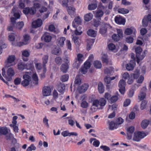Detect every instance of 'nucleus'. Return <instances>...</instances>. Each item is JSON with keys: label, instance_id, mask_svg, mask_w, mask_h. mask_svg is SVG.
<instances>
[{"label": "nucleus", "instance_id": "1", "mask_svg": "<svg viewBox=\"0 0 151 151\" xmlns=\"http://www.w3.org/2000/svg\"><path fill=\"white\" fill-rule=\"evenodd\" d=\"M2 74L3 77L5 78L8 81H10L12 79V77L14 76L15 74V72L14 69L10 68L6 70V74L5 69L4 68L2 69Z\"/></svg>", "mask_w": 151, "mask_h": 151}, {"label": "nucleus", "instance_id": "2", "mask_svg": "<svg viewBox=\"0 0 151 151\" xmlns=\"http://www.w3.org/2000/svg\"><path fill=\"white\" fill-rule=\"evenodd\" d=\"M106 103V101L104 98H101L99 100H95L93 101V105L101 109H102V107L105 105Z\"/></svg>", "mask_w": 151, "mask_h": 151}, {"label": "nucleus", "instance_id": "3", "mask_svg": "<svg viewBox=\"0 0 151 151\" xmlns=\"http://www.w3.org/2000/svg\"><path fill=\"white\" fill-rule=\"evenodd\" d=\"M23 80L21 82V84L24 87L28 86L31 81V78L28 73H26L23 76Z\"/></svg>", "mask_w": 151, "mask_h": 151}, {"label": "nucleus", "instance_id": "4", "mask_svg": "<svg viewBox=\"0 0 151 151\" xmlns=\"http://www.w3.org/2000/svg\"><path fill=\"white\" fill-rule=\"evenodd\" d=\"M15 57L14 55H11L9 56L5 62V67L8 68L13 65L15 64L14 63Z\"/></svg>", "mask_w": 151, "mask_h": 151}, {"label": "nucleus", "instance_id": "5", "mask_svg": "<svg viewBox=\"0 0 151 151\" xmlns=\"http://www.w3.org/2000/svg\"><path fill=\"white\" fill-rule=\"evenodd\" d=\"M116 110V105L113 104L112 105H109L107 112L109 113L112 112V113L109 115L108 118H112L114 117L115 115V112Z\"/></svg>", "mask_w": 151, "mask_h": 151}, {"label": "nucleus", "instance_id": "6", "mask_svg": "<svg viewBox=\"0 0 151 151\" xmlns=\"http://www.w3.org/2000/svg\"><path fill=\"white\" fill-rule=\"evenodd\" d=\"M134 134L133 139L137 142L139 141L141 139L143 138L146 136L145 133L143 132H135Z\"/></svg>", "mask_w": 151, "mask_h": 151}, {"label": "nucleus", "instance_id": "7", "mask_svg": "<svg viewBox=\"0 0 151 151\" xmlns=\"http://www.w3.org/2000/svg\"><path fill=\"white\" fill-rule=\"evenodd\" d=\"M126 82L123 80H121L119 81V90L120 92L122 94H124L125 90V86Z\"/></svg>", "mask_w": 151, "mask_h": 151}, {"label": "nucleus", "instance_id": "8", "mask_svg": "<svg viewBox=\"0 0 151 151\" xmlns=\"http://www.w3.org/2000/svg\"><path fill=\"white\" fill-rule=\"evenodd\" d=\"M36 9L33 7L30 8H26L23 10V13L26 14H29L33 15L36 13Z\"/></svg>", "mask_w": 151, "mask_h": 151}, {"label": "nucleus", "instance_id": "9", "mask_svg": "<svg viewBox=\"0 0 151 151\" xmlns=\"http://www.w3.org/2000/svg\"><path fill=\"white\" fill-rule=\"evenodd\" d=\"M88 84L87 83H84L79 86L78 90L79 93H82L85 92L88 89Z\"/></svg>", "mask_w": 151, "mask_h": 151}, {"label": "nucleus", "instance_id": "10", "mask_svg": "<svg viewBox=\"0 0 151 151\" xmlns=\"http://www.w3.org/2000/svg\"><path fill=\"white\" fill-rule=\"evenodd\" d=\"M51 92L50 88L49 86H45L42 89V95L44 96H48Z\"/></svg>", "mask_w": 151, "mask_h": 151}, {"label": "nucleus", "instance_id": "11", "mask_svg": "<svg viewBox=\"0 0 151 151\" xmlns=\"http://www.w3.org/2000/svg\"><path fill=\"white\" fill-rule=\"evenodd\" d=\"M18 8L16 6H14L12 8L11 13L13 14V16L15 17L14 19L16 20L19 19L20 17V15L19 12L17 11Z\"/></svg>", "mask_w": 151, "mask_h": 151}, {"label": "nucleus", "instance_id": "12", "mask_svg": "<svg viewBox=\"0 0 151 151\" xmlns=\"http://www.w3.org/2000/svg\"><path fill=\"white\" fill-rule=\"evenodd\" d=\"M67 10L68 14L73 17L76 14V9L73 6H69L67 8Z\"/></svg>", "mask_w": 151, "mask_h": 151}, {"label": "nucleus", "instance_id": "13", "mask_svg": "<svg viewBox=\"0 0 151 151\" xmlns=\"http://www.w3.org/2000/svg\"><path fill=\"white\" fill-rule=\"evenodd\" d=\"M111 27L109 24H105L104 26H102L100 28V32L102 35H104L107 31V29H110Z\"/></svg>", "mask_w": 151, "mask_h": 151}, {"label": "nucleus", "instance_id": "14", "mask_svg": "<svg viewBox=\"0 0 151 151\" xmlns=\"http://www.w3.org/2000/svg\"><path fill=\"white\" fill-rule=\"evenodd\" d=\"M146 87H143L140 91V93L138 96V98L139 100H141L143 99L146 96L145 92L146 91Z\"/></svg>", "mask_w": 151, "mask_h": 151}, {"label": "nucleus", "instance_id": "15", "mask_svg": "<svg viewBox=\"0 0 151 151\" xmlns=\"http://www.w3.org/2000/svg\"><path fill=\"white\" fill-rule=\"evenodd\" d=\"M42 24V20L40 19H38L33 22L32 23V27L37 28L40 27Z\"/></svg>", "mask_w": 151, "mask_h": 151}, {"label": "nucleus", "instance_id": "16", "mask_svg": "<svg viewBox=\"0 0 151 151\" xmlns=\"http://www.w3.org/2000/svg\"><path fill=\"white\" fill-rule=\"evenodd\" d=\"M15 19L13 17H12L10 19L11 24L10 26H8L7 30L9 31H11L13 29L15 28Z\"/></svg>", "mask_w": 151, "mask_h": 151}, {"label": "nucleus", "instance_id": "17", "mask_svg": "<svg viewBox=\"0 0 151 151\" xmlns=\"http://www.w3.org/2000/svg\"><path fill=\"white\" fill-rule=\"evenodd\" d=\"M42 39H43L45 42H48L51 40L52 37L49 34L45 33L42 37Z\"/></svg>", "mask_w": 151, "mask_h": 151}, {"label": "nucleus", "instance_id": "18", "mask_svg": "<svg viewBox=\"0 0 151 151\" xmlns=\"http://www.w3.org/2000/svg\"><path fill=\"white\" fill-rule=\"evenodd\" d=\"M65 40V38L64 37H61L59 38L57 40L58 45L60 47L63 46L64 44V41Z\"/></svg>", "mask_w": 151, "mask_h": 151}, {"label": "nucleus", "instance_id": "19", "mask_svg": "<svg viewBox=\"0 0 151 151\" xmlns=\"http://www.w3.org/2000/svg\"><path fill=\"white\" fill-rule=\"evenodd\" d=\"M134 65V63L133 61H130V62L126 65V69L129 71L133 69Z\"/></svg>", "mask_w": 151, "mask_h": 151}, {"label": "nucleus", "instance_id": "20", "mask_svg": "<svg viewBox=\"0 0 151 151\" xmlns=\"http://www.w3.org/2000/svg\"><path fill=\"white\" fill-rule=\"evenodd\" d=\"M96 31L91 29H89L87 32V33L88 36L93 37H94L96 36Z\"/></svg>", "mask_w": 151, "mask_h": 151}, {"label": "nucleus", "instance_id": "21", "mask_svg": "<svg viewBox=\"0 0 151 151\" xmlns=\"http://www.w3.org/2000/svg\"><path fill=\"white\" fill-rule=\"evenodd\" d=\"M72 40L75 43L76 47H78L80 44L78 37L76 35H73Z\"/></svg>", "mask_w": 151, "mask_h": 151}, {"label": "nucleus", "instance_id": "22", "mask_svg": "<svg viewBox=\"0 0 151 151\" xmlns=\"http://www.w3.org/2000/svg\"><path fill=\"white\" fill-rule=\"evenodd\" d=\"M115 21L118 24H124L125 20L121 17H116L115 18Z\"/></svg>", "mask_w": 151, "mask_h": 151}, {"label": "nucleus", "instance_id": "23", "mask_svg": "<svg viewBox=\"0 0 151 151\" xmlns=\"http://www.w3.org/2000/svg\"><path fill=\"white\" fill-rule=\"evenodd\" d=\"M145 52L146 51H144V52H141L140 54H138L137 55L136 57L137 59V62L138 63L139 60H142L145 56Z\"/></svg>", "mask_w": 151, "mask_h": 151}, {"label": "nucleus", "instance_id": "24", "mask_svg": "<svg viewBox=\"0 0 151 151\" xmlns=\"http://www.w3.org/2000/svg\"><path fill=\"white\" fill-rule=\"evenodd\" d=\"M98 90L99 93H102L104 91V88L103 83L100 82L98 84Z\"/></svg>", "mask_w": 151, "mask_h": 151}, {"label": "nucleus", "instance_id": "25", "mask_svg": "<svg viewBox=\"0 0 151 151\" xmlns=\"http://www.w3.org/2000/svg\"><path fill=\"white\" fill-rule=\"evenodd\" d=\"M97 2L95 1L94 3H91L88 6V9L90 10H94L97 8Z\"/></svg>", "mask_w": 151, "mask_h": 151}, {"label": "nucleus", "instance_id": "26", "mask_svg": "<svg viewBox=\"0 0 151 151\" xmlns=\"http://www.w3.org/2000/svg\"><path fill=\"white\" fill-rule=\"evenodd\" d=\"M94 41L93 39H90L86 40V42L87 43V49L88 50H89L91 49V46L92 45Z\"/></svg>", "mask_w": 151, "mask_h": 151}, {"label": "nucleus", "instance_id": "27", "mask_svg": "<svg viewBox=\"0 0 151 151\" xmlns=\"http://www.w3.org/2000/svg\"><path fill=\"white\" fill-rule=\"evenodd\" d=\"M93 15L91 13H89L86 14L84 16V19L86 21H89L92 19L93 18Z\"/></svg>", "mask_w": 151, "mask_h": 151}, {"label": "nucleus", "instance_id": "28", "mask_svg": "<svg viewBox=\"0 0 151 151\" xmlns=\"http://www.w3.org/2000/svg\"><path fill=\"white\" fill-rule=\"evenodd\" d=\"M136 86H137V87H138V85L135 84L129 90L128 93V96L129 97L131 98L133 96L134 93V87H135Z\"/></svg>", "mask_w": 151, "mask_h": 151}, {"label": "nucleus", "instance_id": "29", "mask_svg": "<svg viewBox=\"0 0 151 151\" xmlns=\"http://www.w3.org/2000/svg\"><path fill=\"white\" fill-rule=\"evenodd\" d=\"M42 0H34L33 1L34 6V8H38L40 7L41 6L40 3L42 2Z\"/></svg>", "mask_w": 151, "mask_h": 151}, {"label": "nucleus", "instance_id": "30", "mask_svg": "<svg viewBox=\"0 0 151 151\" xmlns=\"http://www.w3.org/2000/svg\"><path fill=\"white\" fill-rule=\"evenodd\" d=\"M65 86L64 84L60 83L58 86V90L61 93H63L65 89Z\"/></svg>", "mask_w": 151, "mask_h": 151}, {"label": "nucleus", "instance_id": "31", "mask_svg": "<svg viewBox=\"0 0 151 151\" xmlns=\"http://www.w3.org/2000/svg\"><path fill=\"white\" fill-rule=\"evenodd\" d=\"M118 126L114 123L113 121L111 122L109 124V129L111 130H113L117 128Z\"/></svg>", "mask_w": 151, "mask_h": 151}, {"label": "nucleus", "instance_id": "32", "mask_svg": "<svg viewBox=\"0 0 151 151\" xmlns=\"http://www.w3.org/2000/svg\"><path fill=\"white\" fill-rule=\"evenodd\" d=\"M68 68V65L67 64L65 63L62 65L60 67V70L63 73H65Z\"/></svg>", "mask_w": 151, "mask_h": 151}, {"label": "nucleus", "instance_id": "33", "mask_svg": "<svg viewBox=\"0 0 151 151\" xmlns=\"http://www.w3.org/2000/svg\"><path fill=\"white\" fill-rule=\"evenodd\" d=\"M64 62L65 63L68 64L69 62V58L68 57V55L67 51L64 52V55L63 57Z\"/></svg>", "mask_w": 151, "mask_h": 151}, {"label": "nucleus", "instance_id": "34", "mask_svg": "<svg viewBox=\"0 0 151 151\" xmlns=\"http://www.w3.org/2000/svg\"><path fill=\"white\" fill-rule=\"evenodd\" d=\"M149 123V121L147 120H145L142 121L141 124V126L142 127L145 129L146 128Z\"/></svg>", "mask_w": 151, "mask_h": 151}, {"label": "nucleus", "instance_id": "35", "mask_svg": "<svg viewBox=\"0 0 151 151\" xmlns=\"http://www.w3.org/2000/svg\"><path fill=\"white\" fill-rule=\"evenodd\" d=\"M23 37L24 44L25 45H26L27 44L29 41L30 39V37L28 35L26 34Z\"/></svg>", "mask_w": 151, "mask_h": 151}, {"label": "nucleus", "instance_id": "36", "mask_svg": "<svg viewBox=\"0 0 151 151\" xmlns=\"http://www.w3.org/2000/svg\"><path fill=\"white\" fill-rule=\"evenodd\" d=\"M8 132V131L7 128L0 127V135H6Z\"/></svg>", "mask_w": 151, "mask_h": 151}, {"label": "nucleus", "instance_id": "37", "mask_svg": "<svg viewBox=\"0 0 151 151\" xmlns=\"http://www.w3.org/2000/svg\"><path fill=\"white\" fill-rule=\"evenodd\" d=\"M48 56L47 55H44L42 58L43 66L44 68H45V64L48 62Z\"/></svg>", "mask_w": 151, "mask_h": 151}, {"label": "nucleus", "instance_id": "38", "mask_svg": "<svg viewBox=\"0 0 151 151\" xmlns=\"http://www.w3.org/2000/svg\"><path fill=\"white\" fill-rule=\"evenodd\" d=\"M24 25V23L22 21L19 22L15 24V28H16L19 29H21L23 27Z\"/></svg>", "mask_w": 151, "mask_h": 151}, {"label": "nucleus", "instance_id": "39", "mask_svg": "<svg viewBox=\"0 0 151 151\" xmlns=\"http://www.w3.org/2000/svg\"><path fill=\"white\" fill-rule=\"evenodd\" d=\"M18 69L19 70H23L27 68L26 65L24 63H19L18 65Z\"/></svg>", "mask_w": 151, "mask_h": 151}, {"label": "nucleus", "instance_id": "40", "mask_svg": "<svg viewBox=\"0 0 151 151\" xmlns=\"http://www.w3.org/2000/svg\"><path fill=\"white\" fill-rule=\"evenodd\" d=\"M94 66L96 68H101L102 67V64L101 62L96 60L94 62Z\"/></svg>", "mask_w": 151, "mask_h": 151}, {"label": "nucleus", "instance_id": "41", "mask_svg": "<svg viewBox=\"0 0 151 151\" xmlns=\"http://www.w3.org/2000/svg\"><path fill=\"white\" fill-rule=\"evenodd\" d=\"M103 14V12L102 10H98L96 11L95 15L96 18H99L102 17Z\"/></svg>", "mask_w": 151, "mask_h": 151}, {"label": "nucleus", "instance_id": "42", "mask_svg": "<svg viewBox=\"0 0 151 151\" xmlns=\"http://www.w3.org/2000/svg\"><path fill=\"white\" fill-rule=\"evenodd\" d=\"M81 29L82 27H79L78 28H76L74 32L75 34L76 35H81L83 32Z\"/></svg>", "mask_w": 151, "mask_h": 151}, {"label": "nucleus", "instance_id": "43", "mask_svg": "<svg viewBox=\"0 0 151 151\" xmlns=\"http://www.w3.org/2000/svg\"><path fill=\"white\" fill-rule=\"evenodd\" d=\"M118 12L121 14H126L129 13V10L124 8H121L118 9Z\"/></svg>", "mask_w": 151, "mask_h": 151}, {"label": "nucleus", "instance_id": "44", "mask_svg": "<svg viewBox=\"0 0 151 151\" xmlns=\"http://www.w3.org/2000/svg\"><path fill=\"white\" fill-rule=\"evenodd\" d=\"M75 22L78 24H81L82 22L81 18L79 16L76 17L74 19Z\"/></svg>", "mask_w": 151, "mask_h": 151}, {"label": "nucleus", "instance_id": "45", "mask_svg": "<svg viewBox=\"0 0 151 151\" xmlns=\"http://www.w3.org/2000/svg\"><path fill=\"white\" fill-rule=\"evenodd\" d=\"M147 102L145 100H143L141 103L140 106V109L142 110L144 109L146 107Z\"/></svg>", "mask_w": 151, "mask_h": 151}, {"label": "nucleus", "instance_id": "46", "mask_svg": "<svg viewBox=\"0 0 151 151\" xmlns=\"http://www.w3.org/2000/svg\"><path fill=\"white\" fill-rule=\"evenodd\" d=\"M27 0H19V7L21 9L25 7V5L23 2V1L25 2V1L27 2Z\"/></svg>", "mask_w": 151, "mask_h": 151}, {"label": "nucleus", "instance_id": "47", "mask_svg": "<svg viewBox=\"0 0 151 151\" xmlns=\"http://www.w3.org/2000/svg\"><path fill=\"white\" fill-rule=\"evenodd\" d=\"M32 78L33 80L35 81V82L34 83H35V85H37L38 83V79L37 74L36 73L33 74Z\"/></svg>", "mask_w": 151, "mask_h": 151}, {"label": "nucleus", "instance_id": "48", "mask_svg": "<svg viewBox=\"0 0 151 151\" xmlns=\"http://www.w3.org/2000/svg\"><path fill=\"white\" fill-rule=\"evenodd\" d=\"M74 83L75 84L79 85L81 83V80L78 76L76 77Z\"/></svg>", "mask_w": 151, "mask_h": 151}, {"label": "nucleus", "instance_id": "49", "mask_svg": "<svg viewBox=\"0 0 151 151\" xmlns=\"http://www.w3.org/2000/svg\"><path fill=\"white\" fill-rule=\"evenodd\" d=\"M69 78V76L68 74H65L61 76L60 80L63 82L67 81Z\"/></svg>", "mask_w": 151, "mask_h": 151}, {"label": "nucleus", "instance_id": "50", "mask_svg": "<svg viewBox=\"0 0 151 151\" xmlns=\"http://www.w3.org/2000/svg\"><path fill=\"white\" fill-rule=\"evenodd\" d=\"M55 61L56 64L60 65L62 63V59L60 57H57L55 58Z\"/></svg>", "mask_w": 151, "mask_h": 151}, {"label": "nucleus", "instance_id": "51", "mask_svg": "<svg viewBox=\"0 0 151 151\" xmlns=\"http://www.w3.org/2000/svg\"><path fill=\"white\" fill-rule=\"evenodd\" d=\"M139 70H136L133 74V77L134 79H137L138 77H139Z\"/></svg>", "mask_w": 151, "mask_h": 151}, {"label": "nucleus", "instance_id": "52", "mask_svg": "<svg viewBox=\"0 0 151 151\" xmlns=\"http://www.w3.org/2000/svg\"><path fill=\"white\" fill-rule=\"evenodd\" d=\"M149 21L146 18V16H145L143 19L142 20V24L144 27H147L148 23V22Z\"/></svg>", "mask_w": 151, "mask_h": 151}, {"label": "nucleus", "instance_id": "53", "mask_svg": "<svg viewBox=\"0 0 151 151\" xmlns=\"http://www.w3.org/2000/svg\"><path fill=\"white\" fill-rule=\"evenodd\" d=\"M133 30L131 28H128L126 29L124 31V33L127 35H129L132 34Z\"/></svg>", "mask_w": 151, "mask_h": 151}, {"label": "nucleus", "instance_id": "54", "mask_svg": "<svg viewBox=\"0 0 151 151\" xmlns=\"http://www.w3.org/2000/svg\"><path fill=\"white\" fill-rule=\"evenodd\" d=\"M81 63V62L75 59V62L73 64V66L74 67L77 68H78L79 66H80V63Z\"/></svg>", "mask_w": 151, "mask_h": 151}, {"label": "nucleus", "instance_id": "55", "mask_svg": "<svg viewBox=\"0 0 151 151\" xmlns=\"http://www.w3.org/2000/svg\"><path fill=\"white\" fill-rule=\"evenodd\" d=\"M60 50L59 49L55 48L52 51V53L56 55H58L60 54Z\"/></svg>", "mask_w": 151, "mask_h": 151}, {"label": "nucleus", "instance_id": "56", "mask_svg": "<svg viewBox=\"0 0 151 151\" xmlns=\"http://www.w3.org/2000/svg\"><path fill=\"white\" fill-rule=\"evenodd\" d=\"M83 55L81 54H78L77 55V57L75 59L81 62L83 61L82 58Z\"/></svg>", "mask_w": 151, "mask_h": 151}, {"label": "nucleus", "instance_id": "57", "mask_svg": "<svg viewBox=\"0 0 151 151\" xmlns=\"http://www.w3.org/2000/svg\"><path fill=\"white\" fill-rule=\"evenodd\" d=\"M124 122L123 119L121 117H119L116 120V124H117V125L122 124Z\"/></svg>", "mask_w": 151, "mask_h": 151}, {"label": "nucleus", "instance_id": "58", "mask_svg": "<svg viewBox=\"0 0 151 151\" xmlns=\"http://www.w3.org/2000/svg\"><path fill=\"white\" fill-rule=\"evenodd\" d=\"M36 149V147L33 144H32L30 146L27 148V151H32V150H35Z\"/></svg>", "mask_w": 151, "mask_h": 151}, {"label": "nucleus", "instance_id": "59", "mask_svg": "<svg viewBox=\"0 0 151 151\" xmlns=\"http://www.w3.org/2000/svg\"><path fill=\"white\" fill-rule=\"evenodd\" d=\"M112 39L115 41H117L119 40L120 38V37H119V36H118L116 34H114L112 36Z\"/></svg>", "mask_w": 151, "mask_h": 151}, {"label": "nucleus", "instance_id": "60", "mask_svg": "<svg viewBox=\"0 0 151 151\" xmlns=\"http://www.w3.org/2000/svg\"><path fill=\"white\" fill-rule=\"evenodd\" d=\"M81 106L84 108H86L88 106V104L86 101H84L81 104Z\"/></svg>", "mask_w": 151, "mask_h": 151}, {"label": "nucleus", "instance_id": "61", "mask_svg": "<svg viewBox=\"0 0 151 151\" xmlns=\"http://www.w3.org/2000/svg\"><path fill=\"white\" fill-rule=\"evenodd\" d=\"M135 51L136 53V56H137V54H140L142 52V49L139 46L135 48Z\"/></svg>", "mask_w": 151, "mask_h": 151}, {"label": "nucleus", "instance_id": "62", "mask_svg": "<svg viewBox=\"0 0 151 151\" xmlns=\"http://www.w3.org/2000/svg\"><path fill=\"white\" fill-rule=\"evenodd\" d=\"M10 126L13 128V130L15 133H17L18 132L19 128L17 126L12 125V124H10Z\"/></svg>", "mask_w": 151, "mask_h": 151}, {"label": "nucleus", "instance_id": "63", "mask_svg": "<svg viewBox=\"0 0 151 151\" xmlns=\"http://www.w3.org/2000/svg\"><path fill=\"white\" fill-rule=\"evenodd\" d=\"M68 0H63L62 1V6L67 8L69 6L68 4Z\"/></svg>", "mask_w": 151, "mask_h": 151}, {"label": "nucleus", "instance_id": "64", "mask_svg": "<svg viewBox=\"0 0 151 151\" xmlns=\"http://www.w3.org/2000/svg\"><path fill=\"white\" fill-rule=\"evenodd\" d=\"M130 100L129 99H127L124 103V106L127 107L128 106L130 103Z\"/></svg>", "mask_w": 151, "mask_h": 151}]
</instances>
